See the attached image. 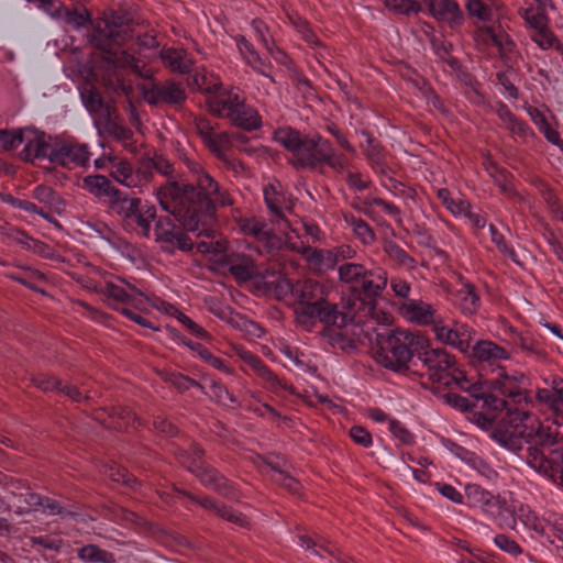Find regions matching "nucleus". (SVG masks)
I'll return each mask as SVG.
<instances>
[{
  "label": "nucleus",
  "mask_w": 563,
  "mask_h": 563,
  "mask_svg": "<svg viewBox=\"0 0 563 563\" xmlns=\"http://www.w3.org/2000/svg\"><path fill=\"white\" fill-rule=\"evenodd\" d=\"M195 184L168 183L157 189L156 198L162 209L173 214L187 231L198 236H212L208 221L216 207L231 206L233 200L207 172L196 177Z\"/></svg>",
  "instance_id": "1"
},
{
  "label": "nucleus",
  "mask_w": 563,
  "mask_h": 563,
  "mask_svg": "<svg viewBox=\"0 0 563 563\" xmlns=\"http://www.w3.org/2000/svg\"><path fill=\"white\" fill-rule=\"evenodd\" d=\"M274 140L291 154L289 163L296 169L322 172L327 166L336 174L349 169L347 157L336 153L332 144L319 134L302 135L298 130L284 126L274 132Z\"/></svg>",
  "instance_id": "2"
},
{
  "label": "nucleus",
  "mask_w": 563,
  "mask_h": 563,
  "mask_svg": "<svg viewBox=\"0 0 563 563\" xmlns=\"http://www.w3.org/2000/svg\"><path fill=\"white\" fill-rule=\"evenodd\" d=\"M428 346L429 338L421 331L397 328L376 335L373 357L382 367L402 373L408 369L413 355Z\"/></svg>",
  "instance_id": "3"
},
{
  "label": "nucleus",
  "mask_w": 563,
  "mask_h": 563,
  "mask_svg": "<svg viewBox=\"0 0 563 563\" xmlns=\"http://www.w3.org/2000/svg\"><path fill=\"white\" fill-rule=\"evenodd\" d=\"M132 37L131 29L124 25V18L118 14L99 21L91 34V42L93 45L104 51L108 56L107 62L112 64L115 68H131L136 75L147 77L148 70L142 62L134 55L126 51H111V45L121 46Z\"/></svg>",
  "instance_id": "4"
},
{
  "label": "nucleus",
  "mask_w": 563,
  "mask_h": 563,
  "mask_svg": "<svg viewBox=\"0 0 563 563\" xmlns=\"http://www.w3.org/2000/svg\"><path fill=\"white\" fill-rule=\"evenodd\" d=\"M420 362L427 368V374L432 383L443 386L455 385L465 388L468 379L465 372L460 368L456 357L441 347L430 345L419 354Z\"/></svg>",
  "instance_id": "5"
},
{
  "label": "nucleus",
  "mask_w": 563,
  "mask_h": 563,
  "mask_svg": "<svg viewBox=\"0 0 563 563\" xmlns=\"http://www.w3.org/2000/svg\"><path fill=\"white\" fill-rule=\"evenodd\" d=\"M528 406L509 409L508 423L514 428V433L522 438L530 448L550 446L556 442L558 427L549 422H542L537 416L527 410Z\"/></svg>",
  "instance_id": "6"
},
{
  "label": "nucleus",
  "mask_w": 563,
  "mask_h": 563,
  "mask_svg": "<svg viewBox=\"0 0 563 563\" xmlns=\"http://www.w3.org/2000/svg\"><path fill=\"white\" fill-rule=\"evenodd\" d=\"M465 504L479 510L499 528H515V510L500 495H495L477 484H468L465 486Z\"/></svg>",
  "instance_id": "7"
},
{
  "label": "nucleus",
  "mask_w": 563,
  "mask_h": 563,
  "mask_svg": "<svg viewBox=\"0 0 563 563\" xmlns=\"http://www.w3.org/2000/svg\"><path fill=\"white\" fill-rule=\"evenodd\" d=\"M339 280L358 288L364 298L380 297L388 285V274L382 267L366 268L360 263H344L338 267Z\"/></svg>",
  "instance_id": "8"
},
{
  "label": "nucleus",
  "mask_w": 563,
  "mask_h": 563,
  "mask_svg": "<svg viewBox=\"0 0 563 563\" xmlns=\"http://www.w3.org/2000/svg\"><path fill=\"white\" fill-rule=\"evenodd\" d=\"M112 211L121 217L126 230L142 238L151 236L152 223L156 219V208L150 201L122 197Z\"/></svg>",
  "instance_id": "9"
},
{
  "label": "nucleus",
  "mask_w": 563,
  "mask_h": 563,
  "mask_svg": "<svg viewBox=\"0 0 563 563\" xmlns=\"http://www.w3.org/2000/svg\"><path fill=\"white\" fill-rule=\"evenodd\" d=\"M194 452L197 455V459L194 461L181 460V465L195 474L205 487L212 489L225 498L239 500L241 498V493L238 487L231 481L222 476L217 470L203 464L202 449L195 448Z\"/></svg>",
  "instance_id": "10"
},
{
  "label": "nucleus",
  "mask_w": 563,
  "mask_h": 563,
  "mask_svg": "<svg viewBox=\"0 0 563 563\" xmlns=\"http://www.w3.org/2000/svg\"><path fill=\"white\" fill-rule=\"evenodd\" d=\"M100 292L114 300L117 307H131L142 310L150 302V298L136 286L128 283L121 277L104 278L99 286Z\"/></svg>",
  "instance_id": "11"
},
{
  "label": "nucleus",
  "mask_w": 563,
  "mask_h": 563,
  "mask_svg": "<svg viewBox=\"0 0 563 563\" xmlns=\"http://www.w3.org/2000/svg\"><path fill=\"white\" fill-rule=\"evenodd\" d=\"M276 292L279 297L291 294L298 305H331L325 299V287L313 279L291 284L289 279L279 277L276 280Z\"/></svg>",
  "instance_id": "12"
},
{
  "label": "nucleus",
  "mask_w": 563,
  "mask_h": 563,
  "mask_svg": "<svg viewBox=\"0 0 563 563\" xmlns=\"http://www.w3.org/2000/svg\"><path fill=\"white\" fill-rule=\"evenodd\" d=\"M432 331L440 343L465 355L471 352V345L476 334L475 330L466 323L454 321L452 325H448L441 318Z\"/></svg>",
  "instance_id": "13"
},
{
  "label": "nucleus",
  "mask_w": 563,
  "mask_h": 563,
  "mask_svg": "<svg viewBox=\"0 0 563 563\" xmlns=\"http://www.w3.org/2000/svg\"><path fill=\"white\" fill-rule=\"evenodd\" d=\"M397 313L405 321L418 327H432L440 320L437 308L422 299L404 300L397 308Z\"/></svg>",
  "instance_id": "14"
},
{
  "label": "nucleus",
  "mask_w": 563,
  "mask_h": 563,
  "mask_svg": "<svg viewBox=\"0 0 563 563\" xmlns=\"http://www.w3.org/2000/svg\"><path fill=\"white\" fill-rule=\"evenodd\" d=\"M296 322L305 330L310 331L320 321L324 324H336L343 312H340L335 305H298L295 309Z\"/></svg>",
  "instance_id": "15"
},
{
  "label": "nucleus",
  "mask_w": 563,
  "mask_h": 563,
  "mask_svg": "<svg viewBox=\"0 0 563 563\" xmlns=\"http://www.w3.org/2000/svg\"><path fill=\"white\" fill-rule=\"evenodd\" d=\"M90 155L86 144L59 142L51 148L49 162L68 168L86 166Z\"/></svg>",
  "instance_id": "16"
},
{
  "label": "nucleus",
  "mask_w": 563,
  "mask_h": 563,
  "mask_svg": "<svg viewBox=\"0 0 563 563\" xmlns=\"http://www.w3.org/2000/svg\"><path fill=\"white\" fill-rule=\"evenodd\" d=\"M499 372L493 383V388L498 390L503 396L507 397L509 402L521 406H528V397L523 387L526 376L515 372L507 374L503 367H498Z\"/></svg>",
  "instance_id": "17"
},
{
  "label": "nucleus",
  "mask_w": 563,
  "mask_h": 563,
  "mask_svg": "<svg viewBox=\"0 0 563 563\" xmlns=\"http://www.w3.org/2000/svg\"><path fill=\"white\" fill-rule=\"evenodd\" d=\"M364 298V300L357 298L354 299L352 305H349L345 311H343V322L361 320L362 318L369 317L378 324L388 325L393 321L390 312L385 311L377 307L376 299Z\"/></svg>",
  "instance_id": "18"
},
{
  "label": "nucleus",
  "mask_w": 563,
  "mask_h": 563,
  "mask_svg": "<svg viewBox=\"0 0 563 563\" xmlns=\"http://www.w3.org/2000/svg\"><path fill=\"white\" fill-rule=\"evenodd\" d=\"M7 490L10 495L9 503L16 514L23 515L40 510L43 496L33 493L21 481L11 479L7 484Z\"/></svg>",
  "instance_id": "19"
},
{
  "label": "nucleus",
  "mask_w": 563,
  "mask_h": 563,
  "mask_svg": "<svg viewBox=\"0 0 563 563\" xmlns=\"http://www.w3.org/2000/svg\"><path fill=\"white\" fill-rule=\"evenodd\" d=\"M23 144L24 147L20 153V157L25 162H33L34 159L49 161L51 145L47 142V136L43 131L34 128L23 129Z\"/></svg>",
  "instance_id": "20"
},
{
  "label": "nucleus",
  "mask_w": 563,
  "mask_h": 563,
  "mask_svg": "<svg viewBox=\"0 0 563 563\" xmlns=\"http://www.w3.org/2000/svg\"><path fill=\"white\" fill-rule=\"evenodd\" d=\"M195 128L203 144L218 158L224 159L225 152L230 148V136L225 132L217 133L210 121L205 118L195 119Z\"/></svg>",
  "instance_id": "21"
},
{
  "label": "nucleus",
  "mask_w": 563,
  "mask_h": 563,
  "mask_svg": "<svg viewBox=\"0 0 563 563\" xmlns=\"http://www.w3.org/2000/svg\"><path fill=\"white\" fill-rule=\"evenodd\" d=\"M526 461L539 474L555 484H563V468L559 466L552 455L548 457L539 448H529Z\"/></svg>",
  "instance_id": "22"
},
{
  "label": "nucleus",
  "mask_w": 563,
  "mask_h": 563,
  "mask_svg": "<svg viewBox=\"0 0 563 563\" xmlns=\"http://www.w3.org/2000/svg\"><path fill=\"white\" fill-rule=\"evenodd\" d=\"M474 40L478 44L496 47L501 56L511 53L516 47L508 33L493 25L478 26L474 32Z\"/></svg>",
  "instance_id": "23"
},
{
  "label": "nucleus",
  "mask_w": 563,
  "mask_h": 563,
  "mask_svg": "<svg viewBox=\"0 0 563 563\" xmlns=\"http://www.w3.org/2000/svg\"><path fill=\"white\" fill-rule=\"evenodd\" d=\"M156 241L167 243L181 251H190L192 242L190 238L180 231L169 218H159L155 223Z\"/></svg>",
  "instance_id": "24"
},
{
  "label": "nucleus",
  "mask_w": 563,
  "mask_h": 563,
  "mask_svg": "<svg viewBox=\"0 0 563 563\" xmlns=\"http://www.w3.org/2000/svg\"><path fill=\"white\" fill-rule=\"evenodd\" d=\"M243 98L238 89L218 90L207 99V107L211 113L220 118L230 119Z\"/></svg>",
  "instance_id": "25"
},
{
  "label": "nucleus",
  "mask_w": 563,
  "mask_h": 563,
  "mask_svg": "<svg viewBox=\"0 0 563 563\" xmlns=\"http://www.w3.org/2000/svg\"><path fill=\"white\" fill-rule=\"evenodd\" d=\"M82 189L97 199L107 198L111 210L122 198L121 191L103 175H88L82 179Z\"/></svg>",
  "instance_id": "26"
},
{
  "label": "nucleus",
  "mask_w": 563,
  "mask_h": 563,
  "mask_svg": "<svg viewBox=\"0 0 563 563\" xmlns=\"http://www.w3.org/2000/svg\"><path fill=\"white\" fill-rule=\"evenodd\" d=\"M466 355L492 367H499L498 363L500 361L510 360V353L490 340L475 342L474 345H471V352Z\"/></svg>",
  "instance_id": "27"
},
{
  "label": "nucleus",
  "mask_w": 563,
  "mask_h": 563,
  "mask_svg": "<svg viewBox=\"0 0 563 563\" xmlns=\"http://www.w3.org/2000/svg\"><path fill=\"white\" fill-rule=\"evenodd\" d=\"M236 47L243 57V60L257 74L268 78L274 82V78L271 74L273 65L269 60L263 59L253 44L247 41L243 35L234 37Z\"/></svg>",
  "instance_id": "28"
},
{
  "label": "nucleus",
  "mask_w": 563,
  "mask_h": 563,
  "mask_svg": "<svg viewBox=\"0 0 563 563\" xmlns=\"http://www.w3.org/2000/svg\"><path fill=\"white\" fill-rule=\"evenodd\" d=\"M463 390H466L471 394L473 398H475L478 401H482V409L485 410V412L497 415L499 411H503L504 409H507V413L509 412V409H512L510 407L509 400H506L504 398H499L496 395L488 391L486 387V383H476V384H465V388H462Z\"/></svg>",
  "instance_id": "29"
},
{
  "label": "nucleus",
  "mask_w": 563,
  "mask_h": 563,
  "mask_svg": "<svg viewBox=\"0 0 563 563\" xmlns=\"http://www.w3.org/2000/svg\"><path fill=\"white\" fill-rule=\"evenodd\" d=\"M110 176L122 186L128 188L140 187L147 180L146 173L141 169H135L133 165L121 159L112 164L110 168Z\"/></svg>",
  "instance_id": "30"
},
{
  "label": "nucleus",
  "mask_w": 563,
  "mask_h": 563,
  "mask_svg": "<svg viewBox=\"0 0 563 563\" xmlns=\"http://www.w3.org/2000/svg\"><path fill=\"white\" fill-rule=\"evenodd\" d=\"M465 8L472 18L485 23L499 21L504 13V4L496 0H467Z\"/></svg>",
  "instance_id": "31"
},
{
  "label": "nucleus",
  "mask_w": 563,
  "mask_h": 563,
  "mask_svg": "<svg viewBox=\"0 0 563 563\" xmlns=\"http://www.w3.org/2000/svg\"><path fill=\"white\" fill-rule=\"evenodd\" d=\"M428 7L437 20L446 22L451 26L461 25L463 22V13L453 0H429Z\"/></svg>",
  "instance_id": "32"
},
{
  "label": "nucleus",
  "mask_w": 563,
  "mask_h": 563,
  "mask_svg": "<svg viewBox=\"0 0 563 563\" xmlns=\"http://www.w3.org/2000/svg\"><path fill=\"white\" fill-rule=\"evenodd\" d=\"M229 120L233 125L247 132L256 131L262 128L261 114L254 107L246 104L244 99L240 102V106Z\"/></svg>",
  "instance_id": "33"
},
{
  "label": "nucleus",
  "mask_w": 563,
  "mask_h": 563,
  "mask_svg": "<svg viewBox=\"0 0 563 563\" xmlns=\"http://www.w3.org/2000/svg\"><path fill=\"white\" fill-rule=\"evenodd\" d=\"M159 57L172 71L179 74L189 73L194 64L187 51L183 48H163Z\"/></svg>",
  "instance_id": "34"
},
{
  "label": "nucleus",
  "mask_w": 563,
  "mask_h": 563,
  "mask_svg": "<svg viewBox=\"0 0 563 563\" xmlns=\"http://www.w3.org/2000/svg\"><path fill=\"white\" fill-rule=\"evenodd\" d=\"M308 266L318 274L332 271L335 265V255L331 249H305Z\"/></svg>",
  "instance_id": "35"
},
{
  "label": "nucleus",
  "mask_w": 563,
  "mask_h": 563,
  "mask_svg": "<svg viewBox=\"0 0 563 563\" xmlns=\"http://www.w3.org/2000/svg\"><path fill=\"white\" fill-rule=\"evenodd\" d=\"M362 134L366 136V145L364 147V153L369 162V165L376 173L386 175V155L383 147L378 144V142L371 133L364 131L362 132Z\"/></svg>",
  "instance_id": "36"
},
{
  "label": "nucleus",
  "mask_w": 563,
  "mask_h": 563,
  "mask_svg": "<svg viewBox=\"0 0 563 563\" xmlns=\"http://www.w3.org/2000/svg\"><path fill=\"white\" fill-rule=\"evenodd\" d=\"M497 115L511 132L512 135L527 139L533 136V131L522 120L518 119L505 103H499L497 108Z\"/></svg>",
  "instance_id": "37"
},
{
  "label": "nucleus",
  "mask_w": 563,
  "mask_h": 563,
  "mask_svg": "<svg viewBox=\"0 0 563 563\" xmlns=\"http://www.w3.org/2000/svg\"><path fill=\"white\" fill-rule=\"evenodd\" d=\"M228 264L230 273L238 280L247 282L256 274V266L250 256L231 254Z\"/></svg>",
  "instance_id": "38"
},
{
  "label": "nucleus",
  "mask_w": 563,
  "mask_h": 563,
  "mask_svg": "<svg viewBox=\"0 0 563 563\" xmlns=\"http://www.w3.org/2000/svg\"><path fill=\"white\" fill-rule=\"evenodd\" d=\"M247 366L264 382L268 390L277 393L287 388L286 384L274 374L260 356L255 355Z\"/></svg>",
  "instance_id": "39"
},
{
  "label": "nucleus",
  "mask_w": 563,
  "mask_h": 563,
  "mask_svg": "<svg viewBox=\"0 0 563 563\" xmlns=\"http://www.w3.org/2000/svg\"><path fill=\"white\" fill-rule=\"evenodd\" d=\"M455 298L460 309L465 314H473L479 309V296L477 295L475 287L470 283H465L461 286L455 294Z\"/></svg>",
  "instance_id": "40"
},
{
  "label": "nucleus",
  "mask_w": 563,
  "mask_h": 563,
  "mask_svg": "<svg viewBox=\"0 0 563 563\" xmlns=\"http://www.w3.org/2000/svg\"><path fill=\"white\" fill-rule=\"evenodd\" d=\"M238 225L243 234L257 241H266L272 235L267 223L258 218H241L238 221Z\"/></svg>",
  "instance_id": "41"
},
{
  "label": "nucleus",
  "mask_w": 563,
  "mask_h": 563,
  "mask_svg": "<svg viewBox=\"0 0 563 563\" xmlns=\"http://www.w3.org/2000/svg\"><path fill=\"white\" fill-rule=\"evenodd\" d=\"M191 86L197 90L209 93L210 96L221 89L220 78L206 68H197L192 75Z\"/></svg>",
  "instance_id": "42"
},
{
  "label": "nucleus",
  "mask_w": 563,
  "mask_h": 563,
  "mask_svg": "<svg viewBox=\"0 0 563 563\" xmlns=\"http://www.w3.org/2000/svg\"><path fill=\"white\" fill-rule=\"evenodd\" d=\"M531 41L542 51L550 48L561 49L558 36L552 32L549 24L530 32Z\"/></svg>",
  "instance_id": "43"
},
{
  "label": "nucleus",
  "mask_w": 563,
  "mask_h": 563,
  "mask_svg": "<svg viewBox=\"0 0 563 563\" xmlns=\"http://www.w3.org/2000/svg\"><path fill=\"white\" fill-rule=\"evenodd\" d=\"M518 15L525 21L526 27L531 32L545 24H550L547 12L533 9V4L518 9Z\"/></svg>",
  "instance_id": "44"
},
{
  "label": "nucleus",
  "mask_w": 563,
  "mask_h": 563,
  "mask_svg": "<svg viewBox=\"0 0 563 563\" xmlns=\"http://www.w3.org/2000/svg\"><path fill=\"white\" fill-rule=\"evenodd\" d=\"M78 556L80 560L90 563H114V554L102 550L95 544H88L79 549Z\"/></svg>",
  "instance_id": "45"
},
{
  "label": "nucleus",
  "mask_w": 563,
  "mask_h": 563,
  "mask_svg": "<svg viewBox=\"0 0 563 563\" xmlns=\"http://www.w3.org/2000/svg\"><path fill=\"white\" fill-rule=\"evenodd\" d=\"M251 26L256 34L257 41H260L267 52L277 59V54H283V52L275 46V43L269 35L267 24L261 19H253Z\"/></svg>",
  "instance_id": "46"
},
{
  "label": "nucleus",
  "mask_w": 563,
  "mask_h": 563,
  "mask_svg": "<svg viewBox=\"0 0 563 563\" xmlns=\"http://www.w3.org/2000/svg\"><path fill=\"white\" fill-rule=\"evenodd\" d=\"M516 514L518 519L527 529L533 531L537 536L544 534L543 521L531 510L529 506L521 504L516 510Z\"/></svg>",
  "instance_id": "47"
},
{
  "label": "nucleus",
  "mask_w": 563,
  "mask_h": 563,
  "mask_svg": "<svg viewBox=\"0 0 563 563\" xmlns=\"http://www.w3.org/2000/svg\"><path fill=\"white\" fill-rule=\"evenodd\" d=\"M189 347L197 353V355L207 364L212 366L213 368L223 372L225 374H233L232 368L225 363V361L221 357L213 355L208 349L202 346L199 343H195L189 345Z\"/></svg>",
  "instance_id": "48"
},
{
  "label": "nucleus",
  "mask_w": 563,
  "mask_h": 563,
  "mask_svg": "<svg viewBox=\"0 0 563 563\" xmlns=\"http://www.w3.org/2000/svg\"><path fill=\"white\" fill-rule=\"evenodd\" d=\"M346 222L352 228L354 235L364 244L371 245L375 242L376 235L367 222L361 218H346Z\"/></svg>",
  "instance_id": "49"
},
{
  "label": "nucleus",
  "mask_w": 563,
  "mask_h": 563,
  "mask_svg": "<svg viewBox=\"0 0 563 563\" xmlns=\"http://www.w3.org/2000/svg\"><path fill=\"white\" fill-rule=\"evenodd\" d=\"M10 279L25 286L26 288L45 294L43 289L38 287V284L44 283L46 280V277L43 273L36 269H27L25 276H16L13 274L8 275Z\"/></svg>",
  "instance_id": "50"
},
{
  "label": "nucleus",
  "mask_w": 563,
  "mask_h": 563,
  "mask_svg": "<svg viewBox=\"0 0 563 563\" xmlns=\"http://www.w3.org/2000/svg\"><path fill=\"white\" fill-rule=\"evenodd\" d=\"M364 206L368 208V212L373 208H378L379 211L384 212L395 221H401V211L400 209L393 202L386 201L382 198H366L364 201Z\"/></svg>",
  "instance_id": "51"
},
{
  "label": "nucleus",
  "mask_w": 563,
  "mask_h": 563,
  "mask_svg": "<svg viewBox=\"0 0 563 563\" xmlns=\"http://www.w3.org/2000/svg\"><path fill=\"white\" fill-rule=\"evenodd\" d=\"M492 242L496 245L498 251L514 263H519L516 250L507 243L505 235L497 230L494 224L489 225Z\"/></svg>",
  "instance_id": "52"
},
{
  "label": "nucleus",
  "mask_w": 563,
  "mask_h": 563,
  "mask_svg": "<svg viewBox=\"0 0 563 563\" xmlns=\"http://www.w3.org/2000/svg\"><path fill=\"white\" fill-rule=\"evenodd\" d=\"M385 252L388 257L397 263L398 265L405 266L407 268L415 267V260L398 244L390 242L385 246Z\"/></svg>",
  "instance_id": "53"
},
{
  "label": "nucleus",
  "mask_w": 563,
  "mask_h": 563,
  "mask_svg": "<svg viewBox=\"0 0 563 563\" xmlns=\"http://www.w3.org/2000/svg\"><path fill=\"white\" fill-rule=\"evenodd\" d=\"M0 144L5 151L15 150L23 144V129L0 130Z\"/></svg>",
  "instance_id": "54"
},
{
  "label": "nucleus",
  "mask_w": 563,
  "mask_h": 563,
  "mask_svg": "<svg viewBox=\"0 0 563 563\" xmlns=\"http://www.w3.org/2000/svg\"><path fill=\"white\" fill-rule=\"evenodd\" d=\"M494 544L501 551L512 556H518L522 553V548L512 538L507 534H496L494 537Z\"/></svg>",
  "instance_id": "55"
},
{
  "label": "nucleus",
  "mask_w": 563,
  "mask_h": 563,
  "mask_svg": "<svg viewBox=\"0 0 563 563\" xmlns=\"http://www.w3.org/2000/svg\"><path fill=\"white\" fill-rule=\"evenodd\" d=\"M108 476L115 483H121L131 488H134L137 484V479L129 473V471L124 467L118 466L115 464L109 466Z\"/></svg>",
  "instance_id": "56"
},
{
  "label": "nucleus",
  "mask_w": 563,
  "mask_h": 563,
  "mask_svg": "<svg viewBox=\"0 0 563 563\" xmlns=\"http://www.w3.org/2000/svg\"><path fill=\"white\" fill-rule=\"evenodd\" d=\"M112 418H118L120 421H115V422L109 424V427L120 429V430L128 429L131 426L134 427L137 421L135 413H133L128 408H121V407L113 409Z\"/></svg>",
  "instance_id": "57"
},
{
  "label": "nucleus",
  "mask_w": 563,
  "mask_h": 563,
  "mask_svg": "<svg viewBox=\"0 0 563 563\" xmlns=\"http://www.w3.org/2000/svg\"><path fill=\"white\" fill-rule=\"evenodd\" d=\"M389 431L402 445H410L415 442L413 434L397 419L389 420Z\"/></svg>",
  "instance_id": "58"
},
{
  "label": "nucleus",
  "mask_w": 563,
  "mask_h": 563,
  "mask_svg": "<svg viewBox=\"0 0 563 563\" xmlns=\"http://www.w3.org/2000/svg\"><path fill=\"white\" fill-rule=\"evenodd\" d=\"M186 98L185 90L174 81L164 82V103L180 104Z\"/></svg>",
  "instance_id": "59"
},
{
  "label": "nucleus",
  "mask_w": 563,
  "mask_h": 563,
  "mask_svg": "<svg viewBox=\"0 0 563 563\" xmlns=\"http://www.w3.org/2000/svg\"><path fill=\"white\" fill-rule=\"evenodd\" d=\"M143 99L151 106H156L164 102V84L143 85L141 87Z\"/></svg>",
  "instance_id": "60"
},
{
  "label": "nucleus",
  "mask_w": 563,
  "mask_h": 563,
  "mask_svg": "<svg viewBox=\"0 0 563 563\" xmlns=\"http://www.w3.org/2000/svg\"><path fill=\"white\" fill-rule=\"evenodd\" d=\"M272 479L276 484L285 487L291 494L300 493L301 484L299 483V481H297L296 478H294L292 476L283 471L274 470L272 474Z\"/></svg>",
  "instance_id": "61"
},
{
  "label": "nucleus",
  "mask_w": 563,
  "mask_h": 563,
  "mask_svg": "<svg viewBox=\"0 0 563 563\" xmlns=\"http://www.w3.org/2000/svg\"><path fill=\"white\" fill-rule=\"evenodd\" d=\"M216 515L240 527H245L249 525V520L243 514L221 503L217 508Z\"/></svg>",
  "instance_id": "62"
},
{
  "label": "nucleus",
  "mask_w": 563,
  "mask_h": 563,
  "mask_svg": "<svg viewBox=\"0 0 563 563\" xmlns=\"http://www.w3.org/2000/svg\"><path fill=\"white\" fill-rule=\"evenodd\" d=\"M298 544L308 550L311 551L312 554L320 556L321 559H324V553H328L330 555L333 554V551L330 545H323L314 542L309 536L302 534L298 538Z\"/></svg>",
  "instance_id": "63"
},
{
  "label": "nucleus",
  "mask_w": 563,
  "mask_h": 563,
  "mask_svg": "<svg viewBox=\"0 0 563 563\" xmlns=\"http://www.w3.org/2000/svg\"><path fill=\"white\" fill-rule=\"evenodd\" d=\"M80 95L87 110L91 112H97L101 109L102 98L93 87L85 89L84 91H81Z\"/></svg>",
  "instance_id": "64"
}]
</instances>
